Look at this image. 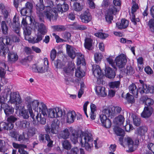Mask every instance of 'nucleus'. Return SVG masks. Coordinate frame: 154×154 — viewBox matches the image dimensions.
Instances as JSON below:
<instances>
[{
    "label": "nucleus",
    "instance_id": "obj_23",
    "mask_svg": "<svg viewBox=\"0 0 154 154\" xmlns=\"http://www.w3.org/2000/svg\"><path fill=\"white\" fill-rule=\"evenodd\" d=\"M140 101L145 104V106L153 108L154 101L151 98L147 96H143L140 98Z\"/></svg>",
    "mask_w": 154,
    "mask_h": 154
},
{
    "label": "nucleus",
    "instance_id": "obj_32",
    "mask_svg": "<svg viewBox=\"0 0 154 154\" xmlns=\"http://www.w3.org/2000/svg\"><path fill=\"white\" fill-rule=\"evenodd\" d=\"M105 72L106 76L109 79H113L115 77L116 75L114 70L109 67L106 68Z\"/></svg>",
    "mask_w": 154,
    "mask_h": 154
},
{
    "label": "nucleus",
    "instance_id": "obj_31",
    "mask_svg": "<svg viewBox=\"0 0 154 154\" xmlns=\"http://www.w3.org/2000/svg\"><path fill=\"white\" fill-rule=\"evenodd\" d=\"M114 111H113L112 107H109L104 108L102 111L104 115H105L108 117L112 118L114 116Z\"/></svg>",
    "mask_w": 154,
    "mask_h": 154
},
{
    "label": "nucleus",
    "instance_id": "obj_12",
    "mask_svg": "<svg viewBox=\"0 0 154 154\" xmlns=\"http://www.w3.org/2000/svg\"><path fill=\"white\" fill-rule=\"evenodd\" d=\"M127 62L125 56L123 54H121L116 57L115 59L116 66L119 68H123Z\"/></svg>",
    "mask_w": 154,
    "mask_h": 154
},
{
    "label": "nucleus",
    "instance_id": "obj_38",
    "mask_svg": "<svg viewBox=\"0 0 154 154\" xmlns=\"http://www.w3.org/2000/svg\"><path fill=\"white\" fill-rule=\"evenodd\" d=\"M114 131L116 134L118 136L123 137L125 134L124 130L119 127V126L115 127L113 128Z\"/></svg>",
    "mask_w": 154,
    "mask_h": 154
},
{
    "label": "nucleus",
    "instance_id": "obj_57",
    "mask_svg": "<svg viewBox=\"0 0 154 154\" xmlns=\"http://www.w3.org/2000/svg\"><path fill=\"white\" fill-rule=\"evenodd\" d=\"M7 121L13 123L17 120L18 118L16 116L11 115L8 116Z\"/></svg>",
    "mask_w": 154,
    "mask_h": 154
},
{
    "label": "nucleus",
    "instance_id": "obj_47",
    "mask_svg": "<svg viewBox=\"0 0 154 154\" xmlns=\"http://www.w3.org/2000/svg\"><path fill=\"white\" fill-rule=\"evenodd\" d=\"M94 35L97 37L102 39H105L108 36V34L98 32L94 33Z\"/></svg>",
    "mask_w": 154,
    "mask_h": 154
},
{
    "label": "nucleus",
    "instance_id": "obj_46",
    "mask_svg": "<svg viewBox=\"0 0 154 154\" xmlns=\"http://www.w3.org/2000/svg\"><path fill=\"white\" fill-rule=\"evenodd\" d=\"M130 19L133 23L135 25H136L137 24V22H140V19L139 17L136 18L134 14H131V13H130Z\"/></svg>",
    "mask_w": 154,
    "mask_h": 154
},
{
    "label": "nucleus",
    "instance_id": "obj_9",
    "mask_svg": "<svg viewBox=\"0 0 154 154\" xmlns=\"http://www.w3.org/2000/svg\"><path fill=\"white\" fill-rule=\"evenodd\" d=\"M74 70V67L64 68L63 74L64 75L66 85H69L71 82L74 83L75 82V80L72 77Z\"/></svg>",
    "mask_w": 154,
    "mask_h": 154
},
{
    "label": "nucleus",
    "instance_id": "obj_61",
    "mask_svg": "<svg viewBox=\"0 0 154 154\" xmlns=\"http://www.w3.org/2000/svg\"><path fill=\"white\" fill-rule=\"evenodd\" d=\"M12 145L14 148L16 149H22L23 148L27 147V146L26 145L24 144H18L15 143H13Z\"/></svg>",
    "mask_w": 154,
    "mask_h": 154
},
{
    "label": "nucleus",
    "instance_id": "obj_51",
    "mask_svg": "<svg viewBox=\"0 0 154 154\" xmlns=\"http://www.w3.org/2000/svg\"><path fill=\"white\" fill-rule=\"evenodd\" d=\"M24 28L25 29L23 28V33L25 35V38L26 40H28L29 38L28 37V36L31 35V31L30 29H28L27 27Z\"/></svg>",
    "mask_w": 154,
    "mask_h": 154
},
{
    "label": "nucleus",
    "instance_id": "obj_21",
    "mask_svg": "<svg viewBox=\"0 0 154 154\" xmlns=\"http://www.w3.org/2000/svg\"><path fill=\"white\" fill-rule=\"evenodd\" d=\"M153 110V108L145 106L143 112L141 114V116L143 118L147 119L150 117Z\"/></svg>",
    "mask_w": 154,
    "mask_h": 154
},
{
    "label": "nucleus",
    "instance_id": "obj_55",
    "mask_svg": "<svg viewBox=\"0 0 154 154\" xmlns=\"http://www.w3.org/2000/svg\"><path fill=\"white\" fill-rule=\"evenodd\" d=\"M45 6L43 3H39L36 5V9L37 13H40V11L43 10L44 9Z\"/></svg>",
    "mask_w": 154,
    "mask_h": 154
},
{
    "label": "nucleus",
    "instance_id": "obj_33",
    "mask_svg": "<svg viewBox=\"0 0 154 154\" xmlns=\"http://www.w3.org/2000/svg\"><path fill=\"white\" fill-rule=\"evenodd\" d=\"M124 120L125 118L124 116L120 115L115 119L114 122L118 126H120L123 125Z\"/></svg>",
    "mask_w": 154,
    "mask_h": 154
},
{
    "label": "nucleus",
    "instance_id": "obj_5",
    "mask_svg": "<svg viewBox=\"0 0 154 154\" xmlns=\"http://www.w3.org/2000/svg\"><path fill=\"white\" fill-rule=\"evenodd\" d=\"M48 109L46 105L43 102H41L36 110L37 115L35 117V119L39 124L45 125L46 123Z\"/></svg>",
    "mask_w": 154,
    "mask_h": 154
},
{
    "label": "nucleus",
    "instance_id": "obj_49",
    "mask_svg": "<svg viewBox=\"0 0 154 154\" xmlns=\"http://www.w3.org/2000/svg\"><path fill=\"white\" fill-rule=\"evenodd\" d=\"M148 26L149 27L150 31L152 33H154V19H151L149 20L148 22Z\"/></svg>",
    "mask_w": 154,
    "mask_h": 154
},
{
    "label": "nucleus",
    "instance_id": "obj_26",
    "mask_svg": "<svg viewBox=\"0 0 154 154\" xmlns=\"http://www.w3.org/2000/svg\"><path fill=\"white\" fill-rule=\"evenodd\" d=\"M129 89L130 93L132 94L135 97H137L139 90V88H137L134 84L132 83L130 85L129 87Z\"/></svg>",
    "mask_w": 154,
    "mask_h": 154
},
{
    "label": "nucleus",
    "instance_id": "obj_50",
    "mask_svg": "<svg viewBox=\"0 0 154 154\" xmlns=\"http://www.w3.org/2000/svg\"><path fill=\"white\" fill-rule=\"evenodd\" d=\"M5 70L2 68L0 69V76L1 78V81L3 83V81L4 80V82L3 83L4 84H6L7 82V80L5 79L4 77L5 75Z\"/></svg>",
    "mask_w": 154,
    "mask_h": 154
},
{
    "label": "nucleus",
    "instance_id": "obj_11",
    "mask_svg": "<svg viewBox=\"0 0 154 154\" xmlns=\"http://www.w3.org/2000/svg\"><path fill=\"white\" fill-rule=\"evenodd\" d=\"M47 112L48 117L51 118L61 117L65 113H63L61 109L58 107L48 109Z\"/></svg>",
    "mask_w": 154,
    "mask_h": 154
},
{
    "label": "nucleus",
    "instance_id": "obj_44",
    "mask_svg": "<svg viewBox=\"0 0 154 154\" xmlns=\"http://www.w3.org/2000/svg\"><path fill=\"white\" fill-rule=\"evenodd\" d=\"M120 84L119 81H116L110 82L109 85L111 88H119Z\"/></svg>",
    "mask_w": 154,
    "mask_h": 154
},
{
    "label": "nucleus",
    "instance_id": "obj_28",
    "mask_svg": "<svg viewBox=\"0 0 154 154\" xmlns=\"http://www.w3.org/2000/svg\"><path fill=\"white\" fill-rule=\"evenodd\" d=\"M149 93H154V87L152 85H147L143 87V89L141 90L140 94H142L144 93L148 94Z\"/></svg>",
    "mask_w": 154,
    "mask_h": 154
},
{
    "label": "nucleus",
    "instance_id": "obj_15",
    "mask_svg": "<svg viewBox=\"0 0 154 154\" xmlns=\"http://www.w3.org/2000/svg\"><path fill=\"white\" fill-rule=\"evenodd\" d=\"M59 124L57 123V122L55 120L52 121L51 125V128L47 125L45 128V131L47 133L52 134H56L58 131V129L59 128Z\"/></svg>",
    "mask_w": 154,
    "mask_h": 154
},
{
    "label": "nucleus",
    "instance_id": "obj_43",
    "mask_svg": "<svg viewBox=\"0 0 154 154\" xmlns=\"http://www.w3.org/2000/svg\"><path fill=\"white\" fill-rule=\"evenodd\" d=\"M125 72L126 75H131L134 74L135 71L131 66H128L126 67Z\"/></svg>",
    "mask_w": 154,
    "mask_h": 154
},
{
    "label": "nucleus",
    "instance_id": "obj_27",
    "mask_svg": "<svg viewBox=\"0 0 154 154\" xmlns=\"http://www.w3.org/2000/svg\"><path fill=\"white\" fill-rule=\"evenodd\" d=\"M97 94L99 96L104 97L107 95V93L105 91L104 87L101 86H97L95 88Z\"/></svg>",
    "mask_w": 154,
    "mask_h": 154
},
{
    "label": "nucleus",
    "instance_id": "obj_1",
    "mask_svg": "<svg viewBox=\"0 0 154 154\" xmlns=\"http://www.w3.org/2000/svg\"><path fill=\"white\" fill-rule=\"evenodd\" d=\"M70 139L74 143L78 142L82 147H85V149L90 151L93 146V138L91 133L86 132L84 135L79 134L75 130H71Z\"/></svg>",
    "mask_w": 154,
    "mask_h": 154
},
{
    "label": "nucleus",
    "instance_id": "obj_41",
    "mask_svg": "<svg viewBox=\"0 0 154 154\" xmlns=\"http://www.w3.org/2000/svg\"><path fill=\"white\" fill-rule=\"evenodd\" d=\"M133 120V122L134 125L137 126H140L141 123L140 119L138 116L135 115H133L131 116Z\"/></svg>",
    "mask_w": 154,
    "mask_h": 154
},
{
    "label": "nucleus",
    "instance_id": "obj_25",
    "mask_svg": "<svg viewBox=\"0 0 154 154\" xmlns=\"http://www.w3.org/2000/svg\"><path fill=\"white\" fill-rule=\"evenodd\" d=\"M66 51L68 56L72 59H74L76 56L75 48L69 45H66Z\"/></svg>",
    "mask_w": 154,
    "mask_h": 154
},
{
    "label": "nucleus",
    "instance_id": "obj_48",
    "mask_svg": "<svg viewBox=\"0 0 154 154\" xmlns=\"http://www.w3.org/2000/svg\"><path fill=\"white\" fill-rule=\"evenodd\" d=\"M103 57V55L100 53H95L94 55V59L96 63H98L100 62Z\"/></svg>",
    "mask_w": 154,
    "mask_h": 154
},
{
    "label": "nucleus",
    "instance_id": "obj_42",
    "mask_svg": "<svg viewBox=\"0 0 154 154\" xmlns=\"http://www.w3.org/2000/svg\"><path fill=\"white\" fill-rule=\"evenodd\" d=\"M70 135V133L69 130L67 128H65L60 134V136L64 139H66L69 138Z\"/></svg>",
    "mask_w": 154,
    "mask_h": 154
},
{
    "label": "nucleus",
    "instance_id": "obj_64",
    "mask_svg": "<svg viewBox=\"0 0 154 154\" xmlns=\"http://www.w3.org/2000/svg\"><path fill=\"white\" fill-rule=\"evenodd\" d=\"M79 149L77 147L72 148L70 151L68 153V154H79Z\"/></svg>",
    "mask_w": 154,
    "mask_h": 154
},
{
    "label": "nucleus",
    "instance_id": "obj_29",
    "mask_svg": "<svg viewBox=\"0 0 154 154\" xmlns=\"http://www.w3.org/2000/svg\"><path fill=\"white\" fill-rule=\"evenodd\" d=\"M129 22L125 19H122L121 22H117L116 26L118 29H122L126 28L128 26Z\"/></svg>",
    "mask_w": 154,
    "mask_h": 154
},
{
    "label": "nucleus",
    "instance_id": "obj_37",
    "mask_svg": "<svg viewBox=\"0 0 154 154\" xmlns=\"http://www.w3.org/2000/svg\"><path fill=\"white\" fill-rule=\"evenodd\" d=\"M54 63L55 66L57 68L64 69V68H70L69 67H65L64 66L65 63L62 62L61 60L57 59L54 61Z\"/></svg>",
    "mask_w": 154,
    "mask_h": 154
},
{
    "label": "nucleus",
    "instance_id": "obj_10",
    "mask_svg": "<svg viewBox=\"0 0 154 154\" xmlns=\"http://www.w3.org/2000/svg\"><path fill=\"white\" fill-rule=\"evenodd\" d=\"M48 65V59L47 58H44V63L36 66L35 64L33 65L32 66V70L34 72H38L39 73H43L47 72L48 69L46 68L47 67L46 66Z\"/></svg>",
    "mask_w": 154,
    "mask_h": 154
},
{
    "label": "nucleus",
    "instance_id": "obj_8",
    "mask_svg": "<svg viewBox=\"0 0 154 154\" xmlns=\"http://www.w3.org/2000/svg\"><path fill=\"white\" fill-rule=\"evenodd\" d=\"M147 126L144 125L138 127L135 131V134L137 136V137L134 140L136 145L138 144L140 139H143L145 137V134L148 131Z\"/></svg>",
    "mask_w": 154,
    "mask_h": 154
},
{
    "label": "nucleus",
    "instance_id": "obj_39",
    "mask_svg": "<svg viewBox=\"0 0 154 154\" xmlns=\"http://www.w3.org/2000/svg\"><path fill=\"white\" fill-rule=\"evenodd\" d=\"M29 123L26 120L20 122L19 126L21 128L27 130L29 127Z\"/></svg>",
    "mask_w": 154,
    "mask_h": 154
},
{
    "label": "nucleus",
    "instance_id": "obj_20",
    "mask_svg": "<svg viewBox=\"0 0 154 154\" xmlns=\"http://www.w3.org/2000/svg\"><path fill=\"white\" fill-rule=\"evenodd\" d=\"M16 109L20 111L19 114L20 116H22L23 119H28L29 117V115L30 114L29 110L26 109L24 106H21L19 104L18 106H16Z\"/></svg>",
    "mask_w": 154,
    "mask_h": 154
},
{
    "label": "nucleus",
    "instance_id": "obj_36",
    "mask_svg": "<svg viewBox=\"0 0 154 154\" xmlns=\"http://www.w3.org/2000/svg\"><path fill=\"white\" fill-rule=\"evenodd\" d=\"M2 128L5 130H11L14 127V124L10 122H2L1 123Z\"/></svg>",
    "mask_w": 154,
    "mask_h": 154
},
{
    "label": "nucleus",
    "instance_id": "obj_7",
    "mask_svg": "<svg viewBox=\"0 0 154 154\" xmlns=\"http://www.w3.org/2000/svg\"><path fill=\"white\" fill-rule=\"evenodd\" d=\"M9 23V26L13 28V30L17 35L18 36L14 35L12 36V40L14 42H18L20 41L19 37L20 35V22L18 19L15 16L13 19V23Z\"/></svg>",
    "mask_w": 154,
    "mask_h": 154
},
{
    "label": "nucleus",
    "instance_id": "obj_18",
    "mask_svg": "<svg viewBox=\"0 0 154 154\" xmlns=\"http://www.w3.org/2000/svg\"><path fill=\"white\" fill-rule=\"evenodd\" d=\"M1 107V109H4L6 116H8L14 113V108L7 103H3L2 104Z\"/></svg>",
    "mask_w": 154,
    "mask_h": 154
},
{
    "label": "nucleus",
    "instance_id": "obj_4",
    "mask_svg": "<svg viewBox=\"0 0 154 154\" xmlns=\"http://www.w3.org/2000/svg\"><path fill=\"white\" fill-rule=\"evenodd\" d=\"M112 5H110L105 15V18L109 23H112L113 15H115L121 9L122 2L121 0H113Z\"/></svg>",
    "mask_w": 154,
    "mask_h": 154
},
{
    "label": "nucleus",
    "instance_id": "obj_52",
    "mask_svg": "<svg viewBox=\"0 0 154 154\" xmlns=\"http://www.w3.org/2000/svg\"><path fill=\"white\" fill-rule=\"evenodd\" d=\"M134 97L133 95H131L129 93H128L127 94L126 99L129 103H133L135 102Z\"/></svg>",
    "mask_w": 154,
    "mask_h": 154
},
{
    "label": "nucleus",
    "instance_id": "obj_16",
    "mask_svg": "<svg viewBox=\"0 0 154 154\" xmlns=\"http://www.w3.org/2000/svg\"><path fill=\"white\" fill-rule=\"evenodd\" d=\"M25 104L27 105V108L30 113V116L32 118L33 120H35L34 118V114H33L31 107L32 103L33 101L32 98L29 96H28L25 98Z\"/></svg>",
    "mask_w": 154,
    "mask_h": 154
},
{
    "label": "nucleus",
    "instance_id": "obj_63",
    "mask_svg": "<svg viewBox=\"0 0 154 154\" xmlns=\"http://www.w3.org/2000/svg\"><path fill=\"white\" fill-rule=\"evenodd\" d=\"M106 60L109 63V64H110L111 66L115 69H117L115 65V61L114 62L113 60L112 57H109L106 58Z\"/></svg>",
    "mask_w": 154,
    "mask_h": 154
},
{
    "label": "nucleus",
    "instance_id": "obj_56",
    "mask_svg": "<svg viewBox=\"0 0 154 154\" xmlns=\"http://www.w3.org/2000/svg\"><path fill=\"white\" fill-rule=\"evenodd\" d=\"M40 103L37 100H33L31 104V107H32L33 109L35 111H36L38 109V105Z\"/></svg>",
    "mask_w": 154,
    "mask_h": 154
},
{
    "label": "nucleus",
    "instance_id": "obj_53",
    "mask_svg": "<svg viewBox=\"0 0 154 154\" xmlns=\"http://www.w3.org/2000/svg\"><path fill=\"white\" fill-rule=\"evenodd\" d=\"M62 145L63 147L67 150H69L71 147L70 143L67 140H64L62 143Z\"/></svg>",
    "mask_w": 154,
    "mask_h": 154
},
{
    "label": "nucleus",
    "instance_id": "obj_58",
    "mask_svg": "<svg viewBox=\"0 0 154 154\" xmlns=\"http://www.w3.org/2000/svg\"><path fill=\"white\" fill-rule=\"evenodd\" d=\"M102 124L103 126L107 128H110L112 125L111 121L109 119L105 120V121H104V122Z\"/></svg>",
    "mask_w": 154,
    "mask_h": 154
},
{
    "label": "nucleus",
    "instance_id": "obj_62",
    "mask_svg": "<svg viewBox=\"0 0 154 154\" xmlns=\"http://www.w3.org/2000/svg\"><path fill=\"white\" fill-rule=\"evenodd\" d=\"M62 36L63 38L66 40L68 42L71 41V35L70 33L67 32H65L63 33Z\"/></svg>",
    "mask_w": 154,
    "mask_h": 154
},
{
    "label": "nucleus",
    "instance_id": "obj_34",
    "mask_svg": "<svg viewBox=\"0 0 154 154\" xmlns=\"http://www.w3.org/2000/svg\"><path fill=\"white\" fill-rule=\"evenodd\" d=\"M92 40L90 38H86L85 40L84 46L85 48L89 50H92Z\"/></svg>",
    "mask_w": 154,
    "mask_h": 154
},
{
    "label": "nucleus",
    "instance_id": "obj_6",
    "mask_svg": "<svg viewBox=\"0 0 154 154\" xmlns=\"http://www.w3.org/2000/svg\"><path fill=\"white\" fill-rule=\"evenodd\" d=\"M45 2L48 4V9L45 11V14L47 18L50 21L56 20L57 17V9L55 8H51L53 5L52 1L51 0H45Z\"/></svg>",
    "mask_w": 154,
    "mask_h": 154
},
{
    "label": "nucleus",
    "instance_id": "obj_24",
    "mask_svg": "<svg viewBox=\"0 0 154 154\" xmlns=\"http://www.w3.org/2000/svg\"><path fill=\"white\" fill-rule=\"evenodd\" d=\"M44 36V35L37 33L35 37L32 38H29L28 41L29 43L32 44L38 43L42 39Z\"/></svg>",
    "mask_w": 154,
    "mask_h": 154
},
{
    "label": "nucleus",
    "instance_id": "obj_19",
    "mask_svg": "<svg viewBox=\"0 0 154 154\" xmlns=\"http://www.w3.org/2000/svg\"><path fill=\"white\" fill-rule=\"evenodd\" d=\"M80 18L82 23H87L91 20L92 16L89 11L87 10L80 15Z\"/></svg>",
    "mask_w": 154,
    "mask_h": 154
},
{
    "label": "nucleus",
    "instance_id": "obj_60",
    "mask_svg": "<svg viewBox=\"0 0 154 154\" xmlns=\"http://www.w3.org/2000/svg\"><path fill=\"white\" fill-rule=\"evenodd\" d=\"M15 140L18 141H21L23 140V141H26L28 142L29 141V139L28 138H26L22 134H18V136L17 137Z\"/></svg>",
    "mask_w": 154,
    "mask_h": 154
},
{
    "label": "nucleus",
    "instance_id": "obj_17",
    "mask_svg": "<svg viewBox=\"0 0 154 154\" xmlns=\"http://www.w3.org/2000/svg\"><path fill=\"white\" fill-rule=\"evenodd\" d=\"M92 67L93 74L94 76L97 79H101L104 75V74L102 72L100 66L95 64Z\"/></svg>",
    "mask_w": 154,
    "mask_h": 154
},
{
    "label": "nucleus",
    "instance_id": "obj_22",
    "mask_svg": "<svg viewBox=\"0 0 154 154\" xmlns=\"http://www.w3.org/2000/svg\"><path fill=\"white\" fill-rule=\"evenodd\" d=\"M36 28L38 30V32L43 35H45L47 32V29L45 25L43 23L36 22L35 23Z\"/></svg>",
    "mask_w": 154,
    "mask_h": 154
},
{
    "label": "nucleus",
    "instance_id": "obj_14",
    "mask_svg": "<svg viewBox=\"0 0 154 154\" xmlns=\"http://www.w3.org/2000/svg\"><path fill=\"white\" fill-rule=\"evenodd\" d=\"M9 101L11 103H16V106H18L22 102L20 96L17 92H11Z\"/></svg>",
    "mask_w": 154,
    "mask_h": 154
},
{
    "label": "nucleus",
    "instance_id": "obj_2",
    "mask_svg": "<svg viewBox=\"0 0 154 154\" xmlns=\"http://www.w3.org/2000/svg\"><path fill=\"white\" fill-rule=\"evenodd\" d=\"M11 45V41L8 36H3L0 37V55L5 56L8 53V58L9 61L13 63L16 61L18 59V56L17 53L13 51H10L7 46Z\"/></svg>",
    "mask_w": 154,
    "mask_h": 154
},
{
    "label": "nucleus",
    "instance_id": "obj_45",
    "mask_svg": "<svg viewBox=\"0 0 154 154\" xmlns=\"http://www.w3.org/2000/svg\"><path fill=\"white\" fill-rule=\"evenodd\" d=\"M82 7V5L79 3L75 2L73 5L74 10L76 11H81L83 8Z\"/></svg>",
    "mask_w": 154,
    "mask_h": 154
},
{
    "label": "nucleus",
    "instance_id": "obj_35",
    "mask_svg": "<svg viewBox=\"0 0 154 154\" xmlns=\"http://www.w3.org/2000/svg\"><path fill=\"white\" fill-rule=\"evenodd\" d=\"M57 8L58 11L62 13L67 11L69 9V7L67 4L65 3L64 1L62 5L58 4L57 5Z\"/></svg>",
    "mask_w": 154,
    "mask_h": 154
},
{
    "label": "nucleus",
    "instance_id": "obj_54",
    "mask_svg": "<svg viewBox=\"0 0 154 154\" xmlns=\"http://www.w3.org/2000/svg\"><path fill=\"white\" fill-rule=\"evenodd\" d=\"M27 130H28L27 135L29 137L32 136L35 133V129L34 128L30 127Z\"/></svg>",
    "mask_w": 154,
    "mask_h": 154
},
{
    "label": "nucleus",
    "instance_id": "obj_30",
    "mask_svg": "<svg viewBox=\"0 0 154 154\" xmlns=\"http://www.w3.org/2000/svg\"><path fill=\"white\" fill-rule=\"evenodd\" d=\"M76 113L74 111H69L67 114V121L68 123L73 122L76 117Z\"/></svg>",
    "mask_w": 154,
    "mask_h": 154
},
{
    "label": "nucleus",
    "instance_id": "obj_3",
    "mask_svg": "<svg viewBox=\"0 0 154 154\" xmlns=\"http://www.w3.org/2000/svg\"><path fill=\"white\" fill-rule=\"evenodd\" d=\"M0 10L3 16V19L5 20L2 21L1 23L2 31L4 34L7 35L8 29L6 23H8L9 21H10V22L9 24H11V23H12L11 19L8 18L10 16V11L8 8L2 3H0Z\"/></svg>",
    "mask_w": 154,
    "mask_h": 154
},
{
    "label": "nucleus",
    "instance_id": "obj_59",
    "mask_svg": "<svg viewBox=\"0 0 154 154\" xmlns=\"http://www.w3.org/2000/svg\"><path fill=\"white\" fill-rule=\"evenodd\" d=\"M75 75L78 78H82L84 76V73L80 70L79 67L76 69Z\"/></svg>",
    "mask_w": 154,
    "mask_h": 154
},
{
    "label": "nucleus",
    "instance_id": "obj_13",
    "mask_svg": "<svg viewBox=\"0 0 154 154\" xmlns=\"http://www.w3.org/2000/svg\"><path fill=\"white\" fill-rule=\"evenodd\" d=\"M38 138L41 143H45L47 141L48 142L47 146L48 147L53 146V141L51 140L50 136L48 134H40L39 135Z\"/></svg>",
    "mask_w": 154,
    "mask_h": 154
},
{
    "label": "nucleus",
    "instance_id": "obj_40",
    "mask_svg": "<svg viewBox=\"0 0 154 154\" xmlns=\"http://www.w3.org/2000/svg\"><path fill=\"white\" fill-rule=\"evenodd\" d=\"M51 28L54 31L58 32L63 31L66 29V28L65 26L61 25L52 26H51Z\"/></svg>",
    "mask_w": 154,
    "mask_h": 154
}]
</instances>
